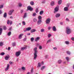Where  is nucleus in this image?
I'll list each match as a JSON object with an SVG mask.
<instances>
[{"label":"nucleus","instance_id":"nucleus-1","mask_svg":"<svg viewBox=\"0 0 74 74\" xmlns=\"http://www.w3.org/2000/svg\"><path fill=\"white\" fill-rule=\"evenodd\" d=\"M37 47H35L34 49V60H36L37 58V54L38 53V51L37 50Z\"/></svg>","mask_w":74,"mask_h":74},{"label":"nucleus","instance_id":"nucleus-2","mask_svg":"<svg viewBox=\"0 0 74 74\" xmlns=\"http://www.w3.org/2000/svg\"><path fill=\"white\" fill-rule=\"evenodd\" d=\"M66 33L67 34H69L71 33V30L69 27H67L66 29Z\"/></svg>","mask_w":74,"mask_h":74},{"label":"nucleus","instance_id":"nucleus-3","mask_svg":"<svg viewBox=\"0 0 74 74\" xmlns=\"http://www.w3.org/2000/svg\"><path fill=\"white\" fill-rule=\"evenodd\" d=\"M51 18H48L46 19L45 21L46 23L49 25L50 23V22H51Z\"/></svg>","mask_w":74,"mask_h":74},{"label":"nucleus","instance_id":"nucleus-4","mask_svg":"<svg viewBox=\"0 0 74 74\" xmlns=\"http://www.w3.org/2000/svg\"><path fill=\"white\" fill-rule=\"evenodd\" d=\"M14 10L13 9L10 10L9 11V12L8 13V14L9 15H12V13L14 12Z\"/></svg>","mask_w":74,"mask_h":74},{"label":"nucleus","instance_id":"nucleus-5","mask_svg":"<svg viewBox=\"0 0 74 74\" xmlns=\"http://www.w3.org/2000/svg\"><path fill=\"white\" fill-rule=\"evenodd\" d=\"M59 10V6H58L56 7L54 9V13H55L56 12H58Z\"/></svg>","mask_w":74,"mask_h":74},{"label":"nucleus","instance_id":"nucleus-6","mask_svg":"<svg viewBox=\"0 0 74 74\" xmlns=\"http://www.w3.org/2000/svg\"><path fill=\"white\" fill-rule=\"evenodd\" d=\"M21 51H18L16 52V57H18L20 55H21Z\"/></svg>","mask_w":74,"mask_h":74},{"label":"nucleus","instance_id":"nucleus-7","mask_svg":"<svg viewBox=\"0 0 74 74\" xmlns=\"http://www.w3.org/2000/svg\"><path fill=\"white\" fill-rule=\"evenodd\" d=\"M27 8L28 10H30V11H33V8L30 6H28L27 7Z\"/></svg>","mask_w":74,"mask_h":74},{"label":"nucleus","instance_id":"nucleus-8","mask_svg":"<svg viewBox=\"0 0 74 74\" xmlns=\"http://www.w3.org/2000/svg\"><path fill=\"white\" fill-rule=\"evenodd\" d=\"M41 22H42V20H38L37 21V23L38 25H40L41 23Z\"/></svg>","mask_w":74,"mask_h":74},{"label":"nucleus","instance_id":"nucleus-9","mask_svg":"<svg viewBox=\"0 0 74 74\" xmlns=\"http://www.w3.org/2000/svg\"><path fill=\"white\" fill-rule=\"evenodd\" d=\"M23 36V34H21L18 36V38L19 39H21V38H22V36Z\"/></svg>","mask_w":74,"mask_h":74},{"label":"nucleus","instance_id":"nucleus-10","mask_svg":"<svg viewBox=\"0 0 74 74\" xmlns=\"http://www.w3.org/2000/svg\"><path fill=\"white\" fill-rule=\"evenodd\" d=\"M10 67V64H8L7 65V67L5 69V71H7L8 69H9V68Z\"/></svg>","mask_w":74,"mask_h":74},{"label":"nucleus","instance_id":"nucleus-11","mask_svg":"<svg viewBox=\"0 0 74 74\" xmlns=\"http://www.w3.org/2000/svg\"><path fill=\"white\" fill-rule=\"evenodd\" d=\"M52 29L53 31L54 32H56V27L55 26L53 27Z\"/></svg>","mask_w":74,"mask_h":74},{"label":"nucleus","instance_id":"nucleus-12","mask_svg":"<svg viewBox=\"0 0 74 74\" xmlns=\"http://www.w3.org/2000/svg\"><path fill=\"white\" fill-rule=\"evenodd\" d=\"M41 66V64L40 62L38 63V66H37V67L38 68H39V67H40Z\"/></svg>","mask_w":74,"mask_h":74},{"label":"nucleus","instance_id":"nucleus-13","mask_svg":"<svg viewBox=\"0 0 74 74\" xmlns=\"http://www.w3.org/2000/svg\"><path fill=\"white\" fill-rule=\"evenodd\" d=\"M60 13H58L56 15V18L60 17Z\"/></svg>","mask_w":74,"mask_h":74},{"label":"nucleus","instance_id":"nucleus-14","mask_svg":"<svg viewBox=\"0 0 74 74\" xmlns=\"http://www.w3.org/2000/svg\"><path fill=\"white\" fill-rule=\"evenodd\" d=\"M27 49V47H22L21 48V51H23L25 49Z\"/></svg>","mask_w":74,"mask_h":74},{"label":"nucleus","instance_id":"nucleus-15","mask_svg":"<svg viewBox=\"0 0 74 74\" xmlns=\"http://www.w3.org/2000/svg\"><path fill=\"white\" fill-rule=\"evenodd\" d=\"M31 29H32V28L31 27H28L26 29V31H30V30H31Z\"/></svg>","mask_w":74,"mask_h":74},{"label":"nucleus","instance_id":"nucleus-16","mask_svg":"<svg viewBox=\"0 0 74 74\" xmlns=\"http://www.w3.org/2000/svg\"><path fill=\"white\" fill-rule=\"evenodd\" d=\"M50 5L51 6H53L55 5V2L54 1H52L50 3Z\"/></svg>","mask_w":74,"mask_h":74},{"label":"nucleus","instance_id":"nucleus-17","mask_svg":"<svg viewBox=\"0 0 74 74\" xmlns=\"http://www.w3.org/2000/svg\"><path fill=\"white\" fill-rule=\"evenodd\" d=\"M68 8H67V7H65L64 8V10L65 11H67L69 10V9H68Z\"/></svg>","mask_w":74,"mask_h":74},{"label":"nucleus","instance_id":"nucleus-18","mask_svg":"<svg viewBox=\"0 0 74 74\" xmlns=\"http://www.w3.org/2000/svg\"><path fill=\"white\" fill-rule=\"evenodd\" d=\"M37 30L34 29H31V33H34V32H36Z\"/></svg>","mask_w":74,"mask_h":74},{"label":"nucleus","instance_id":"nucleus-19","mask_svg":"<svg viewBox=\"0 0 74 74\" xmlns=\"http://www.w3.org/2000/svg\"><path fill=\"white\" fill-rule=\"evenodd\" d=\"M27 16V13H25L24 14V16L23 17V18L25 19V18H26Z\"/></svg>","mask_w":74,"mask_h":74},{"label":"nucleus","instance_id":"nucleus-20","mask_svg":"<svg viewBox=\"0 0 74 74\" xmlns=\"http://www.w3.org/2000/svg\"><path fill=\"white\" fill-rule=\"evenodd\" d=\"M3 18H7V13L6 12H5L3 14Z\"/></svg>","mask_w":74,"mask_h":74},{"label":"nucleus","instance_id":"nucleus-21","mask_svg":"<svg viewBox=\"0 0 74 74\" xmlns=\"http://www.w3.org/2000/svg\"><path fill=\"white\" fill-rule=\"evenodd\" d=\"M62 60H59L58 61V64H61V63H62Z\"/></svg>","mask_w":74,"mask_h":74},{"label":"nucleus","instance_id":"nucleus-22","mask_svg":"<svg viewBox=\"0 0 74 74\" xmlns=\"http://www.w3.org/2000/svg\"><path fill=\"white\" fill-rule=\"evenodd\" d=\"M38 20H42V17L41 16H39L38 18Z\"/></svg>","mask_w":74,"mask_h":74},{"label":"nucleus","instance_id":"nucleus-23","mask_svg":"<svg viewBox=\"0 0 74 74\" xmlns=\"http://www.w3.org/2000/svg\"><path fill=\"white\" fill-rule=\"evenodd\" d=\"M10 58V56H6L5 57V60H8Z\"/></svg>","mask_w":74,"mask_h":74},{"label":"nucleus","instance_id":"nucleus-24","mask_svg":"<svg viewBox=\"0 0 74 74\" xmlns=\"http://www.w3.org/2000/svg\"><path fill=\"white\" fill-rule=\"evenodd\" d=\"M30 4H31V5H33L34 4V2L32 1L30 2Z\"/></svg>","mask_w":74,"mask_h":74},{"label":"nucleus","instance_id":"nucleus-25","mask_svg":"<svg viewBox=\"0 0 74 74\" xmlns=\"http://www.w3.org/2000/svg\"><path fill=\"white\" fill-rule=\"evenodd\" d=\"M62 0H59L58 1V4H61V3H62Z\"/></svg>","mask_w":74,"mask_h":74},{"label":"nucleus","instance_id":"nucleus-26","mask_svg":"<svg viewBox=\"0 0 74 74\" xmlns=\"http://www.w3.org/2000/svg\"><path fill=\"white\" fill-rule=\"evenodd\" d=\"M33 21L34 22H36L37 21V20L36 18H34L33 19Z\"/></svg>","mask_w":74,"mask_h":74},{"label":"nucleus","instance_id":"nucleus-27","mask_svg":"<svg viewBox=\"0 0 74 74\" xmlns=\"http://www.w3.org/2000/svg\"><path fill=\"white\" fill-rule=\"evenodd\" d=\"M3 32V29L2 28H0V35L2 34Z\"/></svg>","mask_w":74,"mask_h":74},{"label":"nucleus","instance_id":"nucleus-28","mask_svg":"<svg viewBox=\"0 0 74 74\" xmlns=\"http://www.w3.org/2000/svg\"><path fill=\"white\" fill-rule=\"evenodd\" d=\"M40 40V37H37L36 39H35V41H38Z\"/></svg>","mask_w":74,"mask_h":74},{"label":"nucleus","instance_id":"nucleus-29","mask_svg":"<svg viewBox=\"0 0 74 74\" xmlns=\"http://www.w3.org/2000/svg\"><path fill=\"white\" fill-rule=\"evenodd\" d=\"M45 66H43L42 68H41V70H43V69H44L45 68Z\"/></svg>","mask_w":74,"mask_h":74},{"label":"nucleus","instance_id":"nucleus-30","mask_svg":"<svg viewBox=\"0 0 74 74\" xmlns=\"http://www.w3.org/2000/svg\"><path fill=\"white\" fill-rule=\"evenodd\" d=\"M37 14L35 12L33 13L32 14V16H36Z\"/></svg>","mask_w":74,"mask_h":74},{"label":"nucleus","instance_id":"nucleus-31","mask_svg":"<svg viewBox=\"0 0 74 74\" xmlns=\"http://www.w3.org/2000/svg\"><path fill=\"white\" fill-rule=\"evenodd\" d=\"M65 43L67 45H69V42L68 41H65Z\"/></svg>","mask_w":74,"mask_h":74},{"label":"nucleus","instance_id":"nucleus-32","mask_svg":"<svg viewBox=\"0 0 74 74\" xmlns=\"http://www.w3.org/2000/svg\"><path fill=\"white\" fill-rule=\"evenodd\" d=\"M5 55V53L4 52H2L0 53V55H1V56H3V55Z\"/></svg>","mask_w":74,"mask_h":74},{"label":"nucleus","instance_id":"nucleus-33","mask_svg":"<svg viewBox=\"0 0 74 74\" xmlns=\"http://www.w3.org/2000/svg\"><path fill=\"white\" fill-rule=\"evenodd\" d=\"M21 69L23 71L26 70V68H25V67H22L21 68Z\"/></svg>","mask_w":74,"mask_h":74},{"label":"nucleus","instance_id":"nucleus-34","mask_svg":"<svg viewBox=\"0 0 74 74\" xmlns=\"http://www.w3.org/2000/svg\"><path fill=\"white\" fill-rule=\"evenodd\" d=\"M44 13V11H41L40 12V15H42Z\"/></svg>","mask_w":74,"mask_h":74},{"label":"nucleus","instance_id":"nucleus-35","mask_svg":"<svg viewBox=\"0 0 74 74\" xmlns=\"http://www.w3.org/2000/svg\"><path fill=\"white\" fill-rule=\"evenodd\" d=\"M3 45V42H0V47H2Z\"/></svg>","mask_w":74,"mask_h":74},{"label":"nucleus","instance_id":"nucleus-36","mask_svg":"<svg viewBox=\"0 0 74 74\" xmlns=\"http://www.w3.org/2000/svg\"><path fill=\"white\" fill-rule=\"evenodd\" d=\"M11 32H8V36H10L11 35Z\"/></svg>","mask_w":74,"mask_h":74},{"label":"nucleus","instance_id":"nucleus-37","mask_svg":"<svg viewBox=\"0 0 74 74\" xmlns=\"http://www.w3.org/2000/svg\"><path fill=\"white\" fill-rule=\"evenodd\" d=\"M34 38H31V41L32 42H33V41H34Z\"/></svg>","mask_w":74,"mask_h":74},{"label":"nucleus","instance_id":"nucleus-38","mask_svg":"<svg viewBox=\"0 0 74 74\" xmlns=\"http://www.w3.org/2000/svg\"><path fill=\"white\" fill-rule=\"evenodd\" d=\"M35 12L36 13H38V9L36 8L35 10Z\"/></svg>","mask_w":74,"mask_h":74},{"label":"nucleus","instance_id":"nucleus-39","mask_svg":"<svg viewBox=\"0 0 74 74\" xmlns=\"http://www.w3.org/2000/svg\"><path fill=\"white\" fill-rule=\"evenodd\" d=\"M12 45L13 47H15V45H16V44L15 43V42H14L12 43Z\"/></svg>","mask_w":74,"mask_h":74},{"label":"nucleus","instance_id":"nucleus-40","mask_svg":"<svg viewBox=\"0 0 74 74\" xmlns=\"http://www.w3.org/2000/svg\"><path fill=\"white\" fill-rule=\"evenodd\" d=\"M40 32H44V29H42L40 30Z\"/></svg>","mask_w":74,"mask_h":74},{"label":"nucleus","instance_id":"nucleus-41","mask_svg":"<svg viewBox=\"0 0 74 74\" xmlns=\"http://www.w3.org/2000/svg\"><path fill=\"white\" fill-rule=\"evenodd\" d=\"M69 6H70V3H67V4L66 7L69 8Z\"/></svg>","mask_w":74,"mask_h":74},{"label":"nucleus","instance_id":"nucleus-42","mask_svg":"<svg viewBox=\"0 0 74 74\" xmlns=\"http://www.w3.org/2000/svg\"><path fill=\"white\" fill-rule=\"evenodd\" d=\"M66 59L68 62H69V57H66Z\"/></svg>","mask_w":74,"mask_h":74},{"label":"nucleus","instance_id":"nucleus-43","mask_svg":"<svg viewBox=\"0 0 74 74\" xmlns=\"http://www.w3.org/2000/svg\"><path fill=\"white\" fill-rule=\"evenodd\" d=\"M22 23L23 25H26V22L25 21H23Z\"/></svg>","mask_w":74,"mask_h":74},{"label":"nucleus","instance_id":"nucleus-44","mask_svg":"<svg viewBox=\"0 0 74 74\" xmlns=\"http://www.w3.org/2000/svg\"><path fill=\"white\" fill-rule=\"evenodd\" d=\"M47 36L48 38H50V37L51 36V34H48Z\"/></svg>","mask_w":74,"mask_h":74},{"label":"nucleus","instance_id":"nucleus-45","mask_svg":"<svg viewBox=\"0 0 74 74\" xmlns=\"http://www.w3.org/2000/svg\"><path fill=\"white\" fill-rule=\"evenodd\" d=\"M18 5L19 7H22V3H20L18 4Z\"/></svg>","mask_w":74,"mask_h":74},{"label":"nucleus","instance_id":"nucleus-46","mask_svg":"<svg viewBox=\"0 0 74 74\" xmlns=\"http://www.w3.org/2000/svg\"><path fill=\"white\" fill-rule=\"evenodd\" d=\"M67 54H68V55H70V53H71L69 51H67Z\"/></svg>","mask_w":74,"mask_h":74},{"label":"nucleus","instance_id":"nucleus-47","mask_svg":"<svg viewBox=\"0 0 74 74\" xmlns=\"http://www.w3.org/2000/svg\"><path fill=\"white\" fill-rule=\"evenodd\" d=\"M39 49H42V46H39Z\"/></svg>","mask_w":74,"mask_h":74},{"label":"nucleus","instance_id":"nucleus-48","mask_svg":"<svg viewBox=\"0 0 74 74\" xmlns=\"http://www.w3.org/2000/svg\"><path fill=\"white\" fill-rule=\"evenodd\" d=\"M45 3V0H43L42 1V4H44V3Z\"/></svg>","mask_w":74,"mask_h":74},{"label":"nucleus","instance_id":"nucleus-49","mask_svg":"<svg viewBox=\"0 0 74 74\" xmlns=\"http://www.w3.org/2000/svg\"><path fill=\"white\" fill-rule=\"evenodd\" d=\"M3 29L4 30H6V29H7V27H6V26H3Z\"/></svg>","mask_w":74,"mask_h":74},{"label":"nucleus","instance_id":"nucleus-50","mask_svg":"<svg viewBox=\"0 0 74 74\" xmlns=\"http://www.w3.org/2000/svg\"><path fill=\"white\" fill-rule=\"evenodd\" d=\"M33 68H32L31 70V73H33Z\"/></svg>","mask_w":74,"mask_h":74},{"label":"nucleus","instance_id":"nucleus-51","mask_svg":"<svg viewBox=\"0 0 74 74\" xmlns=\"http://www.w3.org/2000/svg\"><path fill=\"white\" fill-rule=\"evenodd\" d=\"M7 23L8 25H9L10 24V20H8L7 21Z\"/></svg>","mask_w":74,"mask_h":74},{"label":"nucleus","instance_id":"nucleus-52","mask_svg":"<svg viewBox=\"0 0 74 74\" xmlns=\"http://www.w3.org/2000/svg\"><path fill=\"white\" fill-rule=\"evenodd\" d=\"M48 57V55H46L45 56V58L46 59H47Z\"/></svg>","mask_w":74,"mask_h":74},{"label":"nucleus","instance_id":"nucleus-53","mask_svg":"<svg viewBox=\"0 0 74 74\" xmlns=\"http://www.w3.org/2000/svg\"><path fill=\"white\" fill-rule=\"evenodd\" d=\"M3 8V5H1L0 6V9H1V8Z\"/></svg>","mask_w":74,"mask_h":74},{"label":"nucleus","instance_id":"nucleus-54","mask_svg":"<svg viewBox=\"0 0 74 74\" xmlns=\"http://www.w3.org/2000/svg\"><path fill=\"white\" fill-rule=\"evenodd\" d=\"M66 20L67 21H68V22H69L70 21L69 20V19L68 18H66Z\"/></svg>","mask_w":74,"mask_h":74},{"label":"nucleus","instance_id":"nucleus-55","mask_svg":"<svg viewBox=\"0 0 74 74\" xmlns=\"http://www.w3.org/2000/svg\"><path fill=\"white\" fill-rule=\"evenodd\" d=\"M12 64V62L11 61L9 62V64Z\"/></svg>","mask_w":74,"mask_h":74},{"label":"nucleus","instance_id":"nucleus-56","mask_svg":"<svg viewBox=\"0 0 74 74\" xmlns=\"http://www.w3.org/2000/svg\"><path fill=\"white\" fill-rule=\"evenodd\" d=\"M51 39L49 40L48 41H47V42H51Z\"/></svg>","mask_w":74,"mask_h":74},{"label":"nucleus","instance_id":"nucleus-57","mask_svg":"<svg viewBox=\"0 0 74 74\" xmlns=\"http://www.w3.org/2000/svg\"><path fill=\"white\" fill-rule=\"evenodd\" d=\"M12 23V21H10V25H11V24Z\"/></svg>","mask_w":74,"mask_h":74},{"label":"nucleus","instance_id":"nucleus-58","mask_svg":"<svg viewBox=\"0 0 74 74\" xmlns=\"http://www.w3.org/2000/svg\"><path fill=\"white\" fill-rule=\"evenodd\" d=\"M11 29H12V27H10V28L9 29V31H11Z\"/></svg>","mask_w":74,"mask_h":74},{"label":"nucleus","instance_id":"nucleus-59","mask_svg":"<svg viewBox=\"0 0 74 74\" xmlns=\"http://www.w3.org/2000/svg\"><path fill=\"white\" fill-rule=\"evenodd\" d=\"M21 14L23 13V10H21Z\"/></svg>","mask_w":74,"mask_h":74},{"label":"nucleus","instance_id":"nucleus-60","mask_svg":"<svg viewBox=\"0 0 74 74\" xmlns=\"http://www.w3.org/2000/svg\"><path fill=\"white\" fill-rule=\"evenodd\" d=\"M53 49L55 50V49H57V48H56V47H54L53 48Z\"/></svg>","mask_w":74,"mask_h":74},{"label":"nucleus","instance_id":"nucleus-61","mask_svg":"<svg viewBox=\"0 0 74 74\" xmlns=\"http://www.w3.org/2000/svg\"><path fill=\"white\" fill-rule=\"evenodd\" d=\"M24 41H26V38H25L23 39Z\"/></svg>","mask_w":74,"mask_h":74},{"label":"nucleus","instance_id":"nucleus-62","mask_svg":"<svg viewBox=\"0 0 74 74\" xmlns=\"http://www.w3.org/2000/svg\"><path fill=\"white\" fill-rule=\"evenodd\" d=\"M2 14V11L1 10H0V14Z\"/></svg>","mask_w":74,"mask_h":74},{"label":"nucleus","instance_id":"nucleus-63","mask_svg":"<svg viewBox=\"0 0 74 74\" xmlns=\"http://www.w3.org/2000/svg\"><path fill=\"white\" fill-rule=\"evenodd\" d=\"M72 40H73V41H74V38L73 37L71 38Z\"/></svg>","mask_w":74,"mask_h":74},{"label":"nucleus","instance_id":"nucleus-64","mask_svg":"<svg viewBox=\"0 0 74 74\" xmlns=\"http://www.w3.org/2000/svg\"><path fill=\"white\" fill-rule=\"evenodd\" d=\"M51 27H49L48 28V30H50L51 29Z\"/></svg>","mask_w":74,"mask_h":74}]
</instances>
